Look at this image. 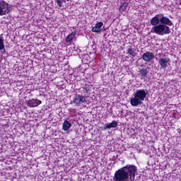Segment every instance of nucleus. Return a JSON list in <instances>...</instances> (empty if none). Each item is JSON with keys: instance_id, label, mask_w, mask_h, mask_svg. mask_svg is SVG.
<instances>
[{"instance_id": "f257e3e1", "label": "nucleus", "mask_w": 181, "mask_h": 181, "mask_svg": "<svg viewBox=\"0 0 181 181\" xmlns=\"http://www.w3.org/2000/svg\"><path fill=\"white\" fill-rule=\"evenodd\" d=\"M136 166L134 165H127L117 170L114 175V181H134L135 173H136Z\"/></svg>"}, {"instance_id": "f03ea898", "label": "nucleus", "mask_w": 181, "mask_h": 181, "mask_svg": "<svg viewBox=\"0 0 181 181\" xmlns=\"http://www.w3.org/2000/svg\"><path fill=\"white\" fill-rule=\"evenodd\" d=\"M148 95V90L146 89H137L134 92L133 96L130 99V104L132 107H138L142 105L145 98Z\"/></svg>"}, {"instance_id": "7ed1b4c3", "label": "nucleus", "mask_w": 181, "mask_h": 181, "mask_svg": "<svg viewBox=\"0 0 181 181\" xmlns=\"http://www.w3.org/2000/svg\"><path fill=\"white\" fill-rule=\"evenodd\" d=\"M167 23H161L157 26H153L151 30V33H156V35H159L160 36H165V35H170V28L169 26H172L173 23L169 18H168Z\"/></svg>"}, {"instance_id": "20e7f679", "label": "nucleus", "mask_w": 181, "mask_h": 181, "mask_svg": "<svg viewBox=\"0 0 181 181\" xmlns=\"http://www.w3.org/2000/svg\"><path fill=\"white\" fill-rule=\"evenodd\" d=\"M168 20V17L165 16L163 13L156 14L153 18H152L150 21L151 25L153 26H158V25H160V23H166Z\"/></svg>"}, {"instance_id": "39448f33", "label": "nucleus", "mask_w": 181, "mask_h": 181, "mask_svg": "<svg viewBox=\"0 0 181 181\" xmlns=\"http://www.w3.org/2000/svg\"><path fill=\"white\" fill-rule=\"evenodd\" d=\"M12 5L6 3V1L0 0V16H4L11 13Z\"/></svg>"}, {"instance_id": "423d86ee", "label": "nucleus", "mask_w": 181, "mask_h": 181, "mask_svg": "<svg viewBox=\"0 0 181 181\" xmlns=\"http://www.w3.org/2000/svg\"><path fill=\"white\" fill-rule=\"evenodd\" d=\"M73 103L77 107H80L81 104H84V103H86V96L76 94L74 98Z\"/></svg>"}, {"instance_id": "0eeeda50", "label": "nucleus", "mask_w": 181, "mask_h": 181, "mask_svg": "<svg viewBox=\"0 0 181 181\" xmlns=\"http://www.w3.org/2000/svg\"><path fill=\"white\" fill-rule=\"evenodd\" d=\"M26 103L28 107H30V108H35V107H39V105L42 104V100L33 98L31 100H27Z\"/></svg>"}, {"instance_id": "6e6552de", "label": "nucleus", "mask_w": 181, "mask_h": 181, "mask_svg": "<svg viewBox=\"0 0 181 181\" xmlns=\"http://www.w3.org/2000/svg\"><path fill=\"white\" fill-rule=\"evenodd\" d=\"M91 88L92 86L88 84L84 85V86L81 88V93L82 95H83V97L87 98L86 95L89 94V93H91Z\"/></svg>"}, {"instance_id": "1a4fd4ad", "label": "nucleus", "mask_w": 181, "mask_h": 181, "mask_svg": "<svg viewBox=\"0 0 181 181\" xmlns=\"http://www.w3.org/2000/svg\"><path fill=\"white\" fill-rule=\"evenodd\" d=\"M170 62V59L169 58H159L158 63L161 67V69H166L168 67V64Z\"/></svg>"}, {"instance_id": "9d476101", "label": "nucleus", "mask_w": 181, "mask_h": 181, "mask_svg": "<svg viewBox=\"0 0 181 181\" xmlns=\"http://www.w3.org/2000/svg\"><path fill=\"white\" fill-rule=\"evenodd\" d=\"M155 57V54L151 52H146L142 55V59L144 62H151Z\"/></svg>"}, {"instance_id": "9b49d317", "label": "nucleus", "mask_w": 181, "mask_h": 181, "mask_svg": "<svg viewBox=\"0 0 181 181\" xmlns=\"http://www.w3.org/2000/svg\"><path fill=\"white\" fill-rule=\"evenodd\" d=\"M104 23L103 22H98L92 28V32L94 33H101V28H103Z\"/></svg>"}, {"instance_id": "f8f14e48", "label": "nucleus", "mask_w": 181, "mask_h": 181, "mask_svg": "<svg viewBox=\"0 0 181 181\" xmlns=\"http://www.w3.org/2000/svg\"><path fill=\"white\" fill-rule=\"evenodd\" d=\"M4 42L5 40L4 39V36H2V35H0V53L1 54H5V53H6Z\"/></svg>"}, {"instance_id": "ddd939ff", "label": "nucleus", "mask_w": 181, "mask_h": 181, "mask_svg": "<svg viewBox=\"0 0 181 181\" xmlns=\"http://www.w3.org/2000/svg\"><path fill=\"white\" fill-rule=\"evenodd\" d=\"M118 127V122L113 120L111 123L107 124L104 129H110L111 128H117Z\"/></svg>"}, {"instance_id": "4468645a", "label": "nucleus", "mask_w": 181, "mask_h": 181, "mask_svg": "<svg viewBox=\"0 0 181 181\" xmlns=\"http://www.w3.org/2000/svg\"><path fill=\"white\" fill-rule=\"evenodd\" d=\"M148 73H149L148 68L141 69L139 70V74L142 78H146V76H148Z\"/></svg>"}, {"instance_id": "2eb2a0df", "label": "nucleus", "mask_w": 181, "mask_h": 181, "mask_svg": "<svg viewBox=\"0 0 181 181\" xmlns=\"http://www.w3.org/2000/svg\"><path fill=\"white\" fill-rule=\"evenodd\" d=\"M70 128H71V124L69 121L65 120L62 124V129L64 131H69Z\"/></svg>"}, {"instance_id": "dca6fc26", "label": "nucleus", "mask_w": 181, "mask_h": 181, "mask_svg": "<svg viewBox=\"0 0 181 181\" xmlns=\"http://www.w3.org/2000/svg\"><path fill=\"white\" fill-rule=\"evenodd\" d=\"M76 31L72 32L70 35H69L65 39V42L66 43H70V42H71V40H73V39H74V37H76Z\"/></svg>"}, {"instance_id": "f3484780", "label": "nucleus", "mask_w": 181, "mask_h": 181, "mask_svg": "<svg viewBox=\"0 0 181 181\" xmlns=\"http://www.w3.org/2000/svg\"><path fill=\"white\" fill-rule=\"evenodd\" d=\"M127 54H129V56H132V57H135V56L136 55V49H134V48H128L127 49Z\"/></svg>"}, {"instance_id": "a211bd4d", "label": "nucleus", "mask_w": 181, "mask_h": 181, "mask_svg": "<svg viewBox=\"0 0 181 181\" xmlns=\"http://www.w3.org/2000/svg\"><path fill=\"white\" fill-rule=\"evenodd\" d=\"M71 1L73 0H55V2L59 8H62V6H63V2L64 4H66V2H70Z\"/></svg>"}, {"instance_id": "6ab92c4d", "label": "nucleus", "mask_w": 181, "mask_h": 181, "mask_svg": "<svg viewBox=\"0 0 181 181\" xmlns=\"http://www.w3.org/2000/svg\"><path fill=\"white\" fill-rule=\"evenodd\" d=\"M127 7H128V2H123L119 7V11L124 12V11H125V9H127Z\"/></svg>"}, {"instance_id": "aec40b11", "label": "nucleus", "mask_w": 181, "mask_h": 181, "mask_svg": "<svg viewBox=\"0 0 181 181\" xmlns=\"http://www.w3.org/2000/svg\"><path fill=\"white\" fill-rule=\"evenodd\" d=\"M180 5H181V2L180 3Z\"/></svg>"}]
</instances>
